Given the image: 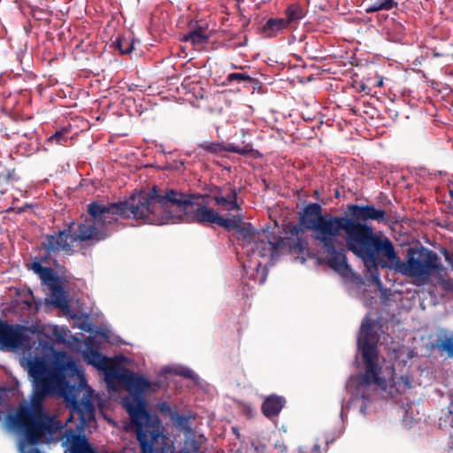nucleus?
<instances>
[{
	"instance_id": "1",
	"label": "nucleus",
	"mask_w": 453,
	"mask_h": 453,
	"mask_svg": "<svg viewBox=\"0 0 453 453\" xmlns=\"http://www.w3.org/2000/svg\"><path fill=\"white\" fill-rule=\"evenodd\" d=\"M51 358L35 357L28 362L33 382L29 402L20 403L13 413L5 417L8 428L22 435L19 453H41L37 445L50 443L57 434V413L44 407L48 395H57V349L50 348Z\"/></svg>"
},
{
	"instance_id": "2",
	"label": "nucleus",
	"mask_w": 453,
	"mask_h": 453,
	"mask_svg": "<svg viewBox=\"0 0 453 453\" xmlns=\"http://www.w3.org/2000/svg\"><path fill=\"white\" fill-rule=\"evenodd\" d=\"M65 352L58 349V397L69 409V418L58 420L65 453H88L93 448L85 427L96 418L95 390L88 385L83 369L73 360L64 362Z\"/></svg>"
},
{
	"instance_id": "3",
	"label": "nucleus",
	"mask_w": 453,
	"mask_h": 453,
	"mask_svg": "<svg viewBox=\"0 0 453 453\" xmlns=\"http://www.w3.org/2000/svg\"><path fill=\"white\" fill-rule=\"evenodd\" d=\"M205 197L209 196L173 188L162 190L153 186L147 193L132 196L134 219L157 226L185 222L212 226L217 224L219 213L211 207L196 203V200Z\"/></svg>"
},
{
	"instance_id": "4",
	"label": "nucleus",
	"mask_w": 453,
	"mask_h": 453,
	"mask_svg": "<svg viewBox=\"0 0 453 453\" xmlns=\"http://www.w3.org/2000/svg\"><path fill=\"white\" fill-rule=\"evenodd\" d=\"M370 220L387 222L386 211L372 204L349 203L347 205L346 215L341 216V228H343L348 250L364 261L372 281L380 283L376 266L378 257L392 259L395 257V250L388 237L378 235L372 226L366 223Z\"/></svg>"
},
{
	"instance_id": "5",
	"label": "nucleus",
	"mask_w": 453,
	"mask_h": 453,
	"mask_svg": "<svg viewBox=\"0 0 453 453\" xmlns=\"http://www.w3.org/2000/svg\"><path fill=\"white\" fill-rule=\"evenodd\" d=\"M379 335L375 331V322L365 317L357 335V346L361 350L364 362V372L357 376L356 391L351 395L348 407L357 408L359 412L367 415L368 404L379 392L385 393L391 398L404 393L411 388L408 375L394 373L389 380L382 376L381 366L379 365L377 345Z\"/></svg>"
},
{
	"instance_id": "6",
	"label": "nucleus",
	"mask_w": 453,
	"mask_h": 453,
	"mask_svg": "<svg viewBox=\"0 0 453 453\" xmlns=\"http://www.w3.org/2000/svg\"><path fill=\"white\" fill-rule=\"evenodd\" d=\"M118 218L134 219L133 198L118 203H103L92 201L87 206V215L74 228L71 222L67 230H58V250L71 254L80 250L83 242H99L109 236L111 226Z\"/></svg>"
},
{
	"instance_id": "7",
	"label": "nucleus",
	"mask_w": 453,
	"mask_h": 453,
	"mask_svg": "<svg viewBox=\"0 0 453 453\" xmlns=\"http://www.w3.org/2000/svg\"><path fill=\"white\" fill-rule=\"evenodd\" d=\"M236 232L238 241L250 261L260 257L275 260L284 251L300 256L308 246L303 237V229L296 224L287 226L286 237L278 236L268 229L252 231L240 225Z\"/></svg>"
},
{
	"instance_id": "8",
	"label": "nucleus",
	"mask_w": 453,
	"mask_h": 453,
	"mask_svg": "<svg viewBox=\"0 0 453 453\" xmlns=\"http://www.w3.org/2000/svg\"><path fill=\"white\" fill-rule=\"evenodd\" d=\"M119 379L130 394L124 398V407L135 426L137 441L142 442L144 446L147 445L144 441L147 434H150V438L161 437L163 440V426L160 419L151 415L145 406L143 395L150 387L149 380L128 370L123 372Z\"/></svg>"
},
{
	"instance_id": "9",
	"label": "nucleus",
	"mask_w": 453,
	"mask_h": 453,
	"mask_svg": "<svg viewBox=\"0 0 453 453\" xmlns=\"http://www.w3.org/2000/svg\"><path fill=\"white\" fill-rule=\"evenodd\" d=\"M388 260L395 264L398 273L423 281L444 270L437 253L424 246L409 248L404 261H401L396 254L395 257Z\"/></svg>"
},
{
	"instance_id": "10",
	"label": "nucleus",
	"mask_w": 453,
	"mask_h": 453,
	"mask_svg": "<svg viewBox=\"0 0 453 453\" xmlns=\"http://www.w3.org/2000/svg\"><path fill=\"white\" fill-rule=\"evenodd\" d=\"M300 225L312 230V237L317 242L332 235L335 229L341 228V216L323 215L322 207L318 203H310L299 213Z\"/></svg>"
},
{
	"instance_id": "11",
	"label": "nucleus",
	"mask_w": 453,
	"mask_h": 453,
	"mask_svg": "<svg viewBox=\"0 0 453 453\" xmlns=\"http://www.w3.org/2000/svg\"><path fill=\"white\" fill-rule=\"evenodd\" d=\"M28 268L38 275L45 296L43 299L36 300L32 291H29L32 302L25 301L24 303L28 307L34 306L35 311L50 312L57 310V271L52 267L42 265L38 262H32Z\"/></svg>"
},
{
	"instance_id": "12",
	"label": "nucleus",
	"mask_w": 453,
	"mask_h": 453,
	"mask_svg": "<svg viewBox=\"0 0 453 453\" xmlns=\"http://www.w3.org/2000/svg\"><path fill=\"white\" fill-rule=\"evenodd\" d=\"M70 277L65 275V271L58 265V312L69 319L73 320V327H77L87 333H94V326L89 316L78 309H73L69 298Z\"/></svg>"
},
{
	"instance_id": "13",
	"label": "nucleus",
	"mask_w": 453,
	"mask_h": 453,
	"mask_svg": "<svg viewBox=\"0 0 453 453\" xmlns=\"http://www.w3.org/2000/svg\"><path fill=\"white\" fill-rule=\"evenodd\" d=\"M342 233L343 228H337L329 237L321 238L317 242L326 254L329 267L342 276L348 277L351 273V268L347 262L343 242L345 237Z\"/></svg>"
},
{
	"instance_id": "14",
	"label": "nucleus",
	"mask_w": 453,
	"mask_h": 453,
	"mask_svg": "<svg viewBox=\"0 0 453 453\" xmlns=\"http://www.w3.org/2000/svg\"><path fill=\"white\" fill-rule=\"evenodd\" d=\"M41 332L42 329L38 325L27 326L0 320V346L8 350L29 349L32 344L28 334H34Z\"/></svg>"
},
{
	"instance_id": "15",
	"label": "nucleus",
	"mask_w": 453,
	"mask_h": 453,
	"mask_svg": "<svg viewBox=\"0 0 453 453\" xmlns=\"http://www.w3.org/2000/svg\"><path fill=\"white\" fill-rule=\"evenodd\" d=\"M197 147L214 155L219 154L222 151L237 153L242 156H248L251 153L259 154L257 150L253 149V145L250 142H246L245 141L242 142V145H235L233 143L224 145L223 142L205 141L199 143Z\"/></svg>"
},
{
	"instance_id": "16",
	"label": "nucleus",
	"mask_w": 453,
	"mask_h": 453,
	"mask_svg": "<svg viewBox=\"0 0 453 453\" xmlns=\"http://www.w3.org/2000/svg\"><path fill=\"white\" fill-rule=\"evenodd\" d=\"M211 200L219 207L227 211H242V206L238 203L239 189L235 187L230 188L229 193L226 196L223 195L219 187H215L211 189Z\"/></svg>"
},
{
	"instance_id": "17",
	"label": "nucleus",
	"mask_w": 453,
	"mask_h": 453,
	"mask_svg": "<svg viewBox=\"0 0 453 453\" xmlns=\"http://www.w3.org/2000/svg\"><path fill=\"white\" fill-rule=\"evenodd\" d=\"M41 251L38 257H35L33 262H38L42 265L51 267L57 266V234H50L42 243Z\"/></svg>"
},
{
	"instance_id": "18",
	"label": "nucleus",
	"mask_w": 453,
	"mask_h": 453,
	"mask_svg": "<svg viewBox=\"0 0 453 453\" xmlns=\"http://www.w3.org/2000/svg\"><path fill=\"white\" fill-rule=\"evenodd\" d=\"M285 404V397L273 394L264 400L261 411L265 417L271 419L279 416Z\"/></svg>"
},
{
	"instance_id": "19",
	"label": "nucleus",
	"mask_w": 453,
	"mask_h": 453,
	"mask_svg": "<svg viewBox=\"0 0 453 453\" xmlns=\"http://www.w3.org/2000/svg\"><path fill=\"white\" fill-rule=\"evenodd\" d=\"M83 357L88 365H91L99 371L106 372L108 369L109 359L97 349L92 348L88 343H86Z\"/></svg>"
},
{
	"instance_id": "20",
	"label": "nucleus",
	"mask_w": 453,
	"mask_h": 453,
	"mask_svg": "<svg viewBox=\"0 0 453 453\" xmlns=\"http://www.w3.org/2000/svg\"><path fill=\"white\" fill-rule=\"evenodd\" d=\"M283 19L289 28L296 27L306 16V11L298 3L289 4L284 11Z\"/></svg>"
},
{
	"instance_id": "21",
	"label": "nucleus",
	"mask_w": 453,
	"mask_h": 453,
	"mask_svg": "<svg viewBox=\"0 0 453 453\" xmlns=\"http://www.w3.org/2000/svg\"><path fill=\"white\" fill-rule=\"evenodd\" d=\"M288 28L283 18H270L263 26L262 33L266 38H273Z\"/></svg>"
},
{
	"instance_id": "22",
	"label": "nucleus",
	"mask_w": 453,
	"mask_h": 453,
	"mask_svg": "<svg viewBox=\"0 0 453 453\" xmlns=\"http://www.w3.org/2000/svg\"><path fill=\"white\" fill-rule=\"evenodd\" d=\"M210 35L206 32V27L202 26L189 31L182 37V41L190 42L193 46H201L209 42Z\"/></svg>"
},
{
	"instance_id": "23",
	"label": "nucleus",
	"mask_w": 453,
	"mask_h": 453,
	"mask_svg": "<svg viewBox=\"0 0 453 453\" xmlns=\"http://www.w3.org/2000/svg\"><path fill=\"white\" fill-rule=\"evenodd\" d=\"M437 349L441 353H446L449 358L453 357V331H444L437 338Z\"/></svg>"
},
{
	"instance_id": "24",
	"label": "nucleus",
	"mask_w": 453,
	"mask_h": 453,
	"mask_svg": "<svg viewBox=\"0 0 453 453\" xmlns=\"http://www.w3.org/2000/svg\"><path fill=\"white\" fill-rule=\"evenodd\" d=\"M397 5L398 3L395 0H374L371 4H365V12L372 13L380 11H390Z\"/></svg>"
},
{
	"instance_id": "25",
	"label": "nucleus",
	"mask_w": 453,
	"mask_h": 453,
	"mask_svg": "<svg viewBox=\"0 0 453 453\" xmlns=\"http://www.w3.org/2000/svg\"><path fill=\"white\" fill-rule=\"evenodd\" d=\"M134 40L125 35H117L112 41V47L118 50L121 54H129L134 50Z\"/></svg>"
},
{
	"instance_id": "26",
	"label": "nucleus",
	"mask_w": 453,
	"mask_h": 453,
	"mask_svg": "<svg viewBox=\"0 0 453 453\" xmlns=\"http://www.w3.org/2000/svg\"><path fill=\"white\" fill-rule=\"evenodd\" d=\"M54 37L51 34L47 33V40L43 42L42 57L49 64L56 59Z\"/></svg>"
},
{
	"instance_id": "27",
	"label": "nucleus",
	"mask_w": 453,
	"mask_h": 453,
	"mask_svg": "<svg viewBox=\"0 0 453 453\" xmlns=\"http://www.w3.org/2000/svg\"><path fill=\"white\" fill-rule=\"evenodd\" d=\"M176 375L182 376L187 379H190L194 381H197L199 380V376L194 372L193 370L187 366H179L170 371Z\"/></svg>"
},
{
	"instance_id": "28",
	"label": "nucleus",
	"mask_w": 453,
	"mask_h": 453,
	"mask_svg": "<svg viewBox=\"0 0 453 453\" xmlns=\"http://www.w3.org/2000/svg\"><path fill=\"white\" fill-rule=\"evenodd\" d=\"M254 79L251 78L247 73H231L226 76V81L232 83L234 81L241 82H251Z\"/></svg>"
},
{
	"instance_id": "29",
	"label": "nucleus",
	"mask_w": 453,
	"mask_h": 453,
	"mask_svg": "<svg viewBox=\"0 0 453 453\" xmlns=\"http://www.w3.org/2000/svg\"><path fill=\"white\" fill-rule=\"evenodd\" d=\"M216 225L222 226L228 231L232 230V229L236 230L237 227L239 226V225L235 221H234L230 219H226L223 216H221L220 214L219 216V219H218Z\"/></svg>"
},
{
	"instance_id": "30",
	"label": "nucleus",
	"mask_w": 453,
	"mask_h": 453,
	"mask_svg": "<svg viewBox=\"0 0 453 453\" xmlns=\"http://www.w3.org/2000/svg\"><path fill=\"white\" fill-rule=\"evenodd\" d=\"M441 253L443 255L446 262L448 263L450 269L453 271V253L448 250L446 248L441 250Z\"/></svg>"
},
{
	"instance_id": "31",
	"label": "nucleus",
	"mask_w": 453,
	"mask_h": 453,
	"mask_svg": "<svg viewBox=\"0 0 453 453\" xmlns=\"http://www.w3.org/2000/svg\"><path fill=\"white\" fill-rule=\"evenodd\" d=\"M65 328L64 326H58V344L65 342Z\"/></svg>"
},
{
	"instance_id": "32",
	"label": "nucleus",
	"mask_w": 453,
	"mask_h": 453,
	"mask_svg": "<svg viewBox=\"0 0 453 453\" xmlns=\"http://www.w3.org/2000/svg\"><path fill=\"white\" fill-rule=\"evenodd\" d=\"M55 141H57V131L52 134L46 141H45V145H50L52 144Z\"/></svg>"
},
{
	"instance_id": "33",
	"label": "nucleus",
	"mask_w": 453,
	"mask_h": 453,
	"mask_svg": "<svg viewBox=\"0 0 453 453\" xmlns=\"http://www.w3.org/2000/svg\"><path fill=\"white\" fill-rule=\"evenodd\" d=\"M51 86L46 87L42 89V93L50 97V102H53L52 93L49 91Z\"/></svg>"
},
{
	"instance_id": "34",
	"label": "nucleus",
	"mask_w": 453,
	"mask_h": 453,
	"mask_svg": "<svg viewBox=\"0 0 453 453\" xmlns=\"http://www.w3.org/2000/svg\"><path fill=\"white\" fill-rule=\"evenodd\" d=\"M177 421L179 425H183L185 422L188 421V418L186 416L180 415L177 418Z\"/></svg>"
},
{
	"instance_id": "35",
	"label": "nucleus",
	"mask_w": 453,
	"mask_h": 453,
	"mask_svg": "<svg viewBox=\"0 0 453 453\" xmlns=\"http://www.w3.org/2000/svg\"><path fill=\"white\" fill-rule=\"evenodd\" d=\"M262 265V262L259 261V260H257V261H254L253 262V268L254 270L256 271H258L259 267ZM249 267H252L251 265H249Z\"/></svg>"
},
{
	"instance_id": "36",
	"label": "nucleus",
	"mask_w": 453,
	"mask_h": 453,
	"mask_svg": "<svg viewBox=\"0 0 453 453\" xmlns=\"http://www.w3.org/2000/svg\"><path fill=\"white\" fill-rule=\"evenodd\" d=\"M65 129H62V130H58V143L61 142V140H62V135L65 133Z\"/></svg>"
},
{
	"instance_id": "37",
	"label": "nucleus",
	"mask_w": 453,
	"mask_h": 453,
	"mask_svg": "<svg viewBox=\"0 0 453 453\" xmlns=\"http://www.w3.org/2000/svg\"><path fill=\"white\" fill-rule=\"evenodd\" d=\"M312 453H320L319 452V446L318 444H315L312 448Z\"/></svg>"
},
{
	"instance_id": "38",
	"label": "nucleus",
	"mask_w": 453,
	"mask_h": 453,
	"mask_svg": "<svg viewBox=\"0 0 453 453\" xmlns=\"http://www.w3.org/2000/svg\"><path fill=\"white\" fill-rule=\"evenodd\" d=\"M395 29H398L402 33L403 30V27L401 24H396Z\"/></svg>"
},
{
	"instance_id": "39",
	"label": "nucleus",
	"mask_w": 453,
	"mask_h": 453,
	"mask_svg": "<svg viewBox=\"0 0 453 453\" xmlns=\"http://www.w3.org/2000/svg\"><path fill=\"white\" fill-rule=\"evenodd\" d=\"M52 334L54 336H57V326H54L52 328Z\"/></svg>"
},
{
	"instance_id": "40",
	"label": "nucleus",
	"mask_w": 453,
	"mask_h": 453,
	"mask_svg": "<svg viewBox=\"0 0 453 453\" xmlns=\"http://www.w3.org/2000/svg\"><path fill=\"white\" fill-rule=\"evenodd\" d=\"M383 85V81L382 79H380V81H378L377 82V87H381Z\"/></svg>"
},
{
	"instance_id": "41",
	"label": "nucleus",
	"mask_w": 453,
	"mask_h": 453,
	"mask_svg": "<svg viewBox=\"0 0 453 453\" xmlns=\"http://www.w3.org/2000/svg\"><path fill=\"white\" fill-rule=\"evenodd\" d=\"M449 196L451 199H453V183H452V188L449 190Z\"/></svg>"
},
{
	"instance_id": "42",
	"label": "nucleus",
	"mask_w": 453,
	"mask_h": 453,
	"mask_svg": "<svg viewBox=\"0 0 453 453\" xmlns=\"http://www.w3.org/2000/svg\"><path fill=\"white\" fill-rule=\"evenodd\" d=\"M88 453H98V451L95 448H92Z\"/></svg>"
},
{
	"instance_id": "43",
	"label": "nucleus",
	"mask_w": 453,
	"mask_h": 453,
	"mask_svg": "<svg viewBox=\"0 0 453 453\" xmlns=\"http://www.w3.org/2000/svg\"><path fill=\"white\" fill-rule=\"evenodd\" d=\"M62 34H63L62 32L61 33L58 32V41L62 40Z\"/></svg>"
},
{
	"instance_id": "44",
	"label": "nucleus",
	"mask_w": 453,
	"mask_h": 453,
	"mask_svg": "<svg viewBox=\"0 0 453 453\" xmlns=\"http://www.w3.org/2000/svg\"><path fill=\"white\" fill-rule=\"evenodd\" d=\"M340 196V192L338 190L335 191V197H339Z\"/></svg>"
},
{
	"instance_id": "45",
	"label": "nucleus",
	"mask_w": 453,
	"mask_h": 453,
	"mask_svg": "<svg viewBox=\"0 0 453 453\" xmlns=\"http://www.w3.org/2000/svg\"><path fill=\"white\" fill-rule=\"evenodd\" d=\"M341 418H343V408L341 411Z\"/></svg>"
},
{
	"instance_id": "46",
	"label": "nucleus",
	"mask_w": 453,
	"mask_h": 453,
	"mask_svg": "<svg viewBox=\"0 0 453 453\" xmlns=\"http://www.w3.org/2000/svg\"><path fill=\"white\" fill-rule=\"evenodd\" d=\"M247 266H248V265H247L246 264H244V265H243V268H244V269H246V268H247Z\"/></svg>"
},
{
	"instance_id": "47",
	"label": "nucleus",
	"mask_w": 453,
	"mask_h": 453,
	"mask_svg": "<svg viewBox=\"0 0 453 453\" xmlns=\"http://www.w3.org/2000/svg\"><path fill=\"white\" fill-rule=\"evenodd\" d=\"M58 96L60 97L61 95H60V91L58 90Z\"/></svg>"
}]
</instances>
